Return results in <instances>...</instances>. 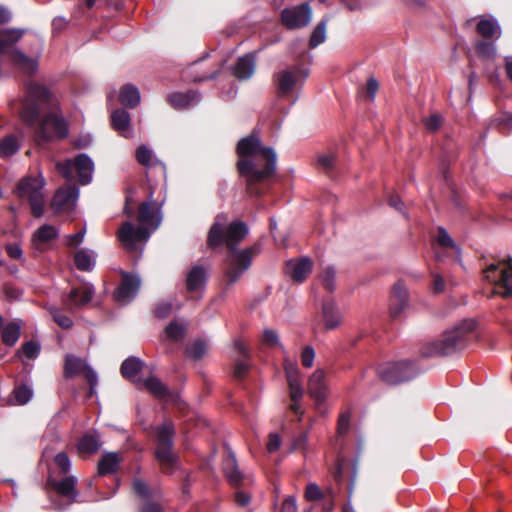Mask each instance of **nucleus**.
Here are the masks:
<instances>
[{"label": "nucleus", "mask_w": 512, "mask_h": 512, "mask_svg": "<svg viewBox=\"0 0 512 512\" xmlns=\"http://www.w3.org/2000/svg\"><path fill=\"white\" fill-rule=\"evenodd\" d=\"M284 370L291 400H300L303 397L304 390L301 384V373L297 364L286 359L284 361Z\"/></svg>", "instance_id": "a211bd4d"}, {"label": "nucleus", "mask_w": 512, "mask_h": 512, "mask_svg": "<svg viewBox=\"0 0 512 512\" xmlns=\"http://www.w3.org/2000/svg\"><path fill=\"white\" fill-rule=\"evenodd\" d=\"M390 316L393 319H396L400 316V314L403 312V310L407 306L406 300H390Z\"/></svg>", "instance_id": "0e129e2a"}, {"label": "nucleus", "mask_w": 512, "mask_h": 512, "mask_svg": "<svg viewBox=\"0 0 512 512\" xmlns=\"http://www.w3.org/2000/svg\"><path fill=\"white\" fill-rule=\"evenodd\" d=\"M10 61L23 73L29 75L33 74L37 69V62L18 49H14L10 52Z\"/></svg>", "instance_id": "cd10ccee"}, {"label": "nucleus", "mask_w": 512, "mask_h": 512, "mask_svg": "<svg viewBox=\"0 0 512 512\" xmlns=\"http://www.w3.org/2000/svg\"><path fill=\"white\" fill-rule=\"evenodd\" d=\"M262 343L268 347L280 346L277 332L272 329H265L262 336Z\"/></svg>", "instance_id": "6e6d98bb"}, {"label": "nucleus", "mask_w": 512, "mask_h": 512, "mask_svg": "<svg viewBox=\"0 0 512 512\" xmlns=\"http://www.w3.org/2000/svg\"><path fill=\"white\" fill-rule=\"evenodd\" d=\"M138 221L156 229L160 224V218L149 202H143L138 208Z\"/></svg>", "instance_id": "473e14b6"}, {"label": "nucleus", "mask_w": 512, "mask_h": 512, "mask_svg": "<svg viewBox=\"0 0 512 512\" xmlns=\"http://www.w3.org/2000/svg\"><path fill=\"white\" fill-rule=\"evenodd\" d=\"M391 299L408 301V292L403 282L398 281L394 284L391 292Z\"/></svg>", "instance_id": "13d9d810"}, {"label": "nucleus", "mask_w": 512, "mask_h": 512, "mask_svg": "<svg viewBox=\"0 0 512 512\" xmlns=\"http://www.w3.org/2000/svg\"><path fill=\"white\" fill-rule=\"evenodd\" d=\"M441 126V117L437 114L431 115L425 120V127L431 132L437 131Z\"/></svg>", "instance_id": "774afa93"}, {"label": "nucleus", "mask_w": 512, "mask_h": 512, "mask_svg": "<svg viewBox=\"0 0 512 512\" xmlns=\"http://www.w3.org/2000/svg\"><path fill=\"white\" fill-rule=\"evenodd\" d=\"M122 458L116 452H107L101 456L97 465L99 476L115 474L120 468Z\"/></svg>", "instance_id": "5701e85b"}, {"label": "nucleus", "mask_w": 512, "mask_h": 512, "mask_svg": "<svg viewBox=\"0 0 512 512\" xmlns=\"http://www.w3.org/2000/svg\"><path fill=\"white\" fill-rule=\"evenodd\" d=\"M22 35V30L0 29V55L5 54L6 50L17 43Z\"/></svg>", "instance_id": "f704fd0d"}, {"label": "nucleus", "mask_w": 512, "mask_h": 512, "mask_svg": "<svg viewBox=\"0 0 512 512\" xmlns=\"http://www.w3.org/2000/svg\"><path fill=\"white\" fill-rule=\"evenodd\" d=\"M351 420V411L345 410L338 417L337 431L339 434L344 435L349 431Z\"/></svg>", "instance_id": "603ef678"}, {"label": "nucleus", "mask_w": 512, "mask_h": 512, "mask_svg": "<svg viewBox=\"0 0 512 512\" xmlns=\"http://www.w3.org/2000/svg\"><path fill=\"white\" fill-rule=\"evenodd\" d=\"M484 277L494 284L493 294L503 299L512 298V257L507 256L498 263H491L483 271Z\"/></svg>", "instance_id": "0eeeda50"}, {"label": "nucleus", "mask_w": 512, "mask_h": 512, "mask_svg": "<svg viewBox=\"0 0 512 512\" xmlns=\"http://www.w3.org/2000/svg\"><path fill=\"white\" fill-rule=\"evenodd\" d=\"M75 267L80 271H92L95 266L94 253L88 249H79L74 253Z\"/></svg>", "instance_id": "2f4dec72"}, {"label": "nucleus", "mask_w": 512, "mask_h": 512, "mask_svg": "<svg viewBox=\"0 0 512 512\" xmlns=\"http://www.w3.org/2000/svg\"><path fill=\"white\" fill-rule=\"evenodd\" d=\"M223 471L231 485L239 486L241 484L243 476L238 468L237 460L233 453H229L225 458L223 462Z\"/></svg>", "instance_id": "c85d7f7f"}, {"label": "nucleus", "mask_w": 512, "mask_h": 512, "mask_svg": "<svg viewBox=\"0 0 512 512\" xmlns=\"http://www.w3.org/2000/svg\"><path fill=\"white\" fill-rule=\"evenodd\" d=\"M145 363L138 357L130 356L125 359L120 367V372L123 378L140 383L142 379H135L136 376L142 371Z\"/></svg>", "instance_id": "a878e982"}, {"label": "nucleus", "mask_w": 512, "mask_h": 512, "mask_svg": "<svg viewBox=\"0 0 512 512\" xmlns=\"http://www.w3.org/2000/svg\"><path fill=\"white\" fill-rule=\"evenodd\" d=\"M86 230L82 228L75 234H70L66 237V245L68 247L76 248L82 244L85 237Z\"/></svg>", "instance_id": "e2e57ef3"}, {"label": "nucleus", "mask_w": 512, "mask_h": 512, "mask_svg": "<svg viewBox=\"0 0 512 512\" xmlns=\"http://www.w3.org/2000/svg\"><path fill=\"white\" fill-rule=\"evenodd\" d=\"M101 441L99 435L94 433H85L79 438L77 443V450L81 455H92L99 451Z\"/></svg>", "instance_id": "bb28decb"}, {"label": "nucleus", "mask_w": 512, "mask_h": 512, "mask_svg": "<svg viewBox=\"0 0 512 512\" xmlns=\"http://www.w3.org/2000/svg\"><path fill=\"white\" fill-rule=\"evenodd\" d=\"M165 334L168 339L173 342H179L183 340L186 335V327L183 324L178 323L177 321H171L165 327Z\"/></svg>", "instance_id": "a19ab883"}, {"label": "nucleus", "mask_w": 512, "mask_h": 512, "mask_svg": "<svg viewBox=\"0 0 512 512\" xmlns=\"http://www.w3.org/2000/svg\"><path fill=\"white\" fill-rule=\"evenodd\" d=\"M323 493L320 490L319 486L315 483H310L307 485L305 490V498L308 501H317L323 498Z\"/></svg>", "instance_id": "bf43d9fd"}, {"label": "nucleus", "mask_w": 512, "mask_h": 512, "mask_svg": "<svg viewBox=\"0 0 512 512\" xmlns=\"http://www.w3.org/2000/svg\"><path fill=\"white\" fill-rule=\"evenodd\" d=\"M133 492L136 496H138L142 501L148 500L152 498V491L147 486V484L139 478L133 479L132 482Z\"/></svg>", "instance_id": "a18cd8bd"}, {"label": "nucleus", "mask_w": 512, "mask_h": 512, "mask_svg": "<svg viewBox=\"0 0 512 512\" xmlns=\"http://www.w3.org/2000/svg\"><path fill=\"white\" fill-rule=\"evenodd\" d=\"M207 346L205 341L203 340H197L191 345H188L186 347V354L188 357L192 358L193 360H199L206 354Z\"/></svg>", "instance_id": "c03bdc74"}, {"label": "nucleus", "mask_w": 512, "mask_h": 512, "mask_svg": "<svg viewBox=\"0 0 512 512\" xmlns=\"http://www.w3.org/2000/svg\"><path fill=\"white\" fill-rule=\"evenodd\" d=\"M420 371L415 360L388 361L378 365L376 370L379 379L390 386L411 381Z\"/></svg>", "instance_id": "423d86ee"}, {"label": "nucleus", "mask_w": 512, "mask_h": 512, "mask_svg": "<svg viewBox=\"0 0 512 512\" xmlns=\"http://www.w3.org/2000/svg\"><path fill=\"white\" fill-rule=\"evenodd\" d=\"M308 393L317 403L326 400L328 388L325 382V372L317 369L308 380Z\"/></svg>", "instance_id": "6ab92c4d"}, {"label": "nucleus", "mask_w": 512, "mask_h": 512, "mask_svg": "<svg viewBox=\"0 0 512 512\" xmlns=\"http://www.w3.org/2000/svg\"><path fill=\"white\" fill-rule=\"evenodd\" d=\"M33 391L26 384H20L14 387L11 394V401L15 405H25L32 398Z\"/></svg>", "instance_id": "4c0bfd02"}, {"label": "nucleus", "mask_w": 512, "mask_h": 512, "mask_svg": "<svg viewBox=\"0 0 512 512\" xmlns=\"http://www.w3.org/2000/svg\"><path fill=\"white\" fill-rule=\"evenodd\" d=\"M44 185L43 178L27 176L21 179L15 188L18 198L28 200L31 213L35 218H40L44 214L45 201L42 192Z\"/></svg>", "instance_id": "6e6552de"}, {"label": "nucleus", "mask_w": 512, "mask_h": 512, "mask_svg": "<svg viewBox=\"0 0 512 512\" xmlns=\"http://www.w3.org/2000/svg\"><path fill=\"white\" fill-rule=\"evenodd\" d=\"M136 160L143 166H149L152 159V153L146 146L141 145L136 149Z\"/></svg>", "instance_id": "5fc2aeb1"}, {"label": "nucleus", "mask_w": 512, "mask_h": 512, "mask_svg": "<svg viewBox=\"0 0 512 512\" xmlns=\"http://www.w3.org/2000/svg\"><path fill=\"white\" fill-rule=\"evenodd\" d=\"M200 100V94L197 91L189 90L187 92H174L167 96V102L175 109H185L197 103Z\"/></svg>", "instance_id": "b1692460"}, {"label": "nucleus", "mask_w": 512, "mask_h": 512, "mask_svg": "<svg viewBox=\"0 0 512 512\" xmlns=\"http://www.w3.org/2000/svg\"><path fill=\"white\" fill-rule=\"evenodd\" d=\"M47 486L56 492L60 497L67 499V502H62L59 499L51 497L53 508L57 511H64L69 505L76 502L78 492L76 490V478L74 476H65L61 480H56L52 477L47 479Z\"/></svg>", "instance_id": "f8f14e48"}, {"label": "nucleus", "mask_w": 512, "mask_h": 512, "mask_svg": "<svg viewBox=\"0 0 512 512\" xmlns=\"http://www.w3.org/2000/svg\"><path fill=\"white\" fill-rule=\"evenodd\" d=\"M335 277L336 270L333 266H327L321 275L322 285L330 293L336 288Z\"/></svg>", "instance_id": "de8ad7c7"}, {"label": "nucleus", "mask_w": 512, "mask_h": 512, "mask_svg": "<svg viewBox=\"0 0 512 512\" xmlns=\"http://www.w3.org/2000/svg\"><path fill=\"white\" fill-rule=\"evenodd\" d=\"M49 314L53 318V320L63 329H70L73 326V320L62 313L60 308L55 306L48 307Z\"/></svg>", "instance_id": "79ce46f5"}, {"label": "nucleus", "mask_w": 512, "mask_h": 512, "mask_svg": "<svg viewBox=\"0 0 512 512\" xmlns=\"http://www.w3.org/2000/svg\"><path fill=\"white\" fill-rule=\"evenodd\" d=\"M322 315L324 319L325 328L332 330L337 328L341 323V314L335 307L333 301H325L322 305Z\"/></svg>", "instance_id": "c756f323"}, {"label": "nucleus", "mask_w": 512, "mask_h": 512, "mask_svg": "<svg viewBox=\"0 0 512 512\" xmlns=\"http://www.w3.org/2000/svg\"><path fill=\"white\" fill-rule=\"evenodd\" d=\"M228 220L226 213L217 214L206 240L207 247L211 250H217L224 245L228 250L222 271L223 293H227L241 279L244 273L250 269L253 259L261 251L259 243L239 250L238 246L248 235L249 228L241 220L231 223Z\"/></svg>", "instance_id": "f257e3e1"}, {"label": "nucleus", "mask_w": 512, "mask_h": 512, "mask_svg": "<svg viewBox=\"0 0 512 512\" xmlns=\"http://www.w3.org/2000/svg\"><path fill=\"white\" fill-rule=\"evenodd\" d=\"M58 237V231L52 225H42L33 234L32 242L37 245L38 243H48Z\"/></svg>", "instance_id": "c9c22d12"}, {"label": "nucleus", "mask_w": 512, "mask_h": 512, "mask_svg": "<svg viewBox=\"0 0 512 512\" xmlns=\"http://www.w3.org/2000/svg\"><path fill=\"white\" fill-rule=\"evenodd\" d=\"M437 241H438V244L442 247H446V248H454L455 247L454 240L451 238V236L448 234V232L443 227L438 228Z\"/></svg>", "instance_id": "680f3d73"}, {"label": "nucleus", "mask_w": 512, "mask_h": 512, "mask_svg": "<svg viewBox=\"0 0 512 512\" xmlns=\"http://www.w3.org/2000/svg\"><path fill=\"white\" fill-rule=\"evenodd\" d=\"M130 114L124 109H116L111 114V125L122 136H125V132L130 127Z\"/></svg>", "instance_id": "72a5a7b5"}, {"label": "nucleus", "mask_w": 512, "mask_h": 512, "mask_svg": "<svg viewBox=\"0 0 512 512\" xmlns=\"http://www.w3.org/2000/svg\"><path fill=\"white\" fill-rule=\"evenodd\" d=\"M52 94L43 85L31 82L27 85V95L22 104L21 118L31 127H35V141L38 144L64 139L68 135V126L64 118L53 113L46 114L41 120V113L51 105Z\"/></svg>", "instance_id": "7ed1b4c3"}, {"label": "nucleus", "mask_w": 512, "mask_h": 512, "mask_svg": "<svg viewBox=\"0 0 512 512\" xmlns=\"http://www.w3.org/2000/svg\"><path fill=\"white\" fill-rule=\"evenodd\" d=\"M475 327L474 320H463L443 332L440 338L424 343L420 348V355L424 358L448 357L461 352L467 347Z\"/></svg>", "instance_id": "20e7f679"}, {"label": "nucleus", "mask_w": 512, "mask_h": 512, "mask_svg": "<svg viewBox=\"0 0 512 512\" xmlns=\"http://www.w3.org/2000/svg\"><path fill=\"white\" fill-rule=\"evenodd\" d=\"M140 383H142L145 389L158 399L170 398L171 401L176 402L178 398L177 394L171 393L167 386L156 377H148L144 380H141Z\"/></svg>", "instance_id": "393cba45"}, {"label": "nucleus", "mask_w": 512, "mask_h": 512, "mask_svg": "<svg viewBox=\"0 0 512 512\" xmlns=\"http://www.w3.org/2000/svg\"><path fill=\"white\" fill-rule=\"evenodd\" d=\"M56 466L60 469L61 475H66L70 470V459L66 452H59L54 458Z\"/></svg>", "instance_id": "864d4df0"}, {"label": "nucleus", "mask_w": 512, "mask_h": 512, "mask_svg": "<svg viewBox=\"0 0 512 512\" xmlns=\"http://www.w3.org/2000/svg\"><path fill=\"white\" fill-rule=\"evenodd\" d=\"M172 309V301H160L157 304H155L153 314L158 319H165L171 314Z\"/></svg>", "instance_id": "8fccbe9b"}, {"label": "nucleus", "mask_w": 512, "mask_h": 512, "mask_svg": "<svg viewBox=\"0 0 512 512\" xmlns=\"http://www.w3.org/2000/svg\"><path fill=\"white\" fill-rule=\"evenodd\" d=\"M499 30L496 21L491 19L481 18L476 25L477 33L485 39L494 38Z\"/></svg>", "instance_id": "e433bc0d"}, {"label": "nucleus", "mask_w": 512, "mask_h": 512, "mask_svg": "<svg viewBox=\"0 0 512 512\" xmlns=\"http://www.w3.org/2000/svg\"><path fill=\"white\" fill-rule=\"evenodd\" d=\"M239 160L236 163L240 177L245 179L250 196H261L266 192L264 183L276 172L277 156L271 147L262 145L256 130L241 138L236 146Z\"/></svg>", "instance_id": "f03ea898"}, {"label": "nucleus", "mask_w": 512, "mask_h": 512, "mask_svg": "<svg viewBox=\"0 0 512 512\" xmlns=\"http://www.w3.org/2000/svg\"><path fill=\"white\" fill-rule=\"evenodd\" d=\"M312 19V10L309 3L285 8L281 12V22L288 29H299L307 26Z\"/></svg>", "instance_id": "ddd939ff"}, {"label": "nucleus", "mask_w": 512, "mask_h": 512, "mask_svg": "<svg viewBox=\"0 0 512 512\" xmlns=\"http://www.w3.org/2000/svg\"><path fill=\"white\" fill-rule=\"evenodd\" d=\"M157 447L155 458L159 461L164 473H172L177 465L178 457L173 453L175 427L171 420L155 428Z\"/></svg>", "instance_id": "39448f33"}, {"label": "nucleus", "mask_w": 512, "mask_h": 512, "mask_svg": "<svg viewBox=\"0 0 512 512\" xmlns=\"http://www.w3.org/2000/svg\"><path fill=\"white\" fill-rule=\"evenodd\" d=\"M22 353L28 359H35L40 353V345L31 340L22 344L20 351L17 354Z\"/></svg>", "instance_id": "09e8293b"}, {"label": "nucleus", "mask_w": 512, "mask_h": 512, "mask_svg": "<svg viewBox=\"0 0 512 512\" xmlns=\"http://www.w3.org/2000/svg\"><path fill=\"white\" fill-rule=\"evenodd\" d=\"M313 262L309 257L290 259L285 264V273L295 283H303L312 273Z\"/></svg>", "instance_id": "2eb2a0df"}, {"label": "nucleus", "mask_w": 512, "mask_h": 512, "mask_svg": "<svg viewBox=\"0 0 512 512\" xmlns=\"http://www.w3.org/2000/svg\"><path fill=\"white\" fill-rule=\"evenodd\" d=\"M77 195L75 187L59 188L51 200V207L56 212L68 210L74 205Z\"/></svg>", "instance_id": "412c9836"}, {"label": "nucleus", "mask_w": 512, "mask_h": 512, "mask_svg": "<svg viewBox=\"0 0 512 512\" xmlns=\"http://www.w3.org/2000/svg\"><path fill=\"white\" fill-rule=\"evenodd\" d=\"M307 76L308 72L298 65L275 72L272 81L275 85L277 97L280 99L291 97L298 82Z\"/></svg>", "instance_id": "9d476101"}, {"label": "nucleus", "mask_w": 512, "mask_h": 512, "mask_svg": "<svg viewBox=\"0 0 512 512\" xmlns=\"http://www.w3.org/2000/svg\"><path fill=\"white\" fill-rule=\"evenodd\" d=\"M475 50L481 57L491 59L496 55V47L492 42L479 40L475 43Z\"/></svg>", "instance_id": "49530a36"}, {"label": "nucleus", "mask_w": 512, "mask_h": 512, "mask_svg": "<svg viewBox=\"0 0 512 512\" xmlns=\"http://www.w3.org/2000/svg\"><path fill=\"white\" fill-rule=\"evenodd\" d=\"M378 89H379L378 81L373 77L369 78L365 85L364 90H365V93L367 94V96L371 100H373L375 98V95H376Z\"/></svg>", "instance_id": "338daca9"}, {"label": "nucleus", "mask_w": 512, "mask_h": 512, "mask_svg": "<svg viewBox=\"0 0 512 512\" xmlns=\"http://www.w3.org/2000/svg\"><path fill=\"white\" fill-rule=\"evenodd\" d=\"M95 290L92 285L85 284L80 287H73L63 299V304L72 311L74 308H82L91 302Z\"/></svg>", "instance_id": "f3484780"}, {"label": "nucleus", "mask_w": 512, "mask_h": 512, "mask_svg": "<svg viewBox=\"0 0 512 512\" xmlns=\"http://www.w3.org/2000/svg\"><path fill=\"white\" fill-rule=\"evenodd\" d=\"M118 239L127 247L133 248L137 242L146 241L150 232L147 227L135 228L132 223L124 222L118 230Z\"/></svg>", "instance_id": "dca6fc26"}, {"label": "nucleus", "mask_w": 512, "mask_h": 512, "mask_svg": "<svg viewBox=\"0 0 512 512\" xmlns=\"http://www.w3.org/2000/svg\"><path fill=\"white\" fill-rule=\"evenodd\" d=\"M327 21V18H323L313 29L309 39L310 48H316L325 41Z\"/></svg>", "instance_id": "ea45409f"}, {"label": "nucleus", "mask_w": 512, "mask_h": 512, "mask_svg": "<svg viewBox=\"0 0 512 512\" xmlns=\"http://www.w3.org/2000/svg\"><path fill=\"white\" fill-rule=\"evenodd\" d=\"M317 167L325 173H330L335 164V157L333 155L322 154L317 157Z\"/></svg>", "instance_id": "3c124183"}, {"label": "nucleus", "mask_w": 512, "mask_h": 512, "mask_svg": "<svg viewBox=\"0 0 512 512\" xmlns=\"http://www.w3.org/2000/svg\"><path fill=\"white\" fill-rule=\"evenodd\" d=\"M248 370L249 366L244 360H236L233 369V376L236 380L241 381L247 375Z\"/></svg>", "instance_id": "052dcab7"}, {"label": "nucleus", "mask_w": 512, "mask_h": 512, "mask_svg": "<svg viewBox=\"0 0 512 512\" xmlns=\"http://www.w3.org/2000/svg\"><path fill=\"white\" fill-rule=\"evenodd\" d=\"M17 138L14 135H8L0 141V154L2 156H11L18 151Z\"/></svg>", "instance_id": "37998d69"}, {"label": "nucleus", "mask_w": 512, "mask_h": 512, "mask_svg": "<svg viewBox=\"0 0 512 512\" xmlns=\"http://www.w3.org/2000/svg\"><path fill=\"white\" fill-rule=\"evenodd\" d=\"M119 101L127 108H136L140 102V92L138 88L132 84L122 86L119 93Z\"/></svg>", "instance_id": "7c9ffc66"}, {"label": "nucleus", "mask_w": 512, "mask_h": 512, "mask_svg": "<svg viewBox=\"0 0 512 512\" xmlns=\"http://www.w3.org/2000/svg\"><path fill=\"white\" fill-rule=\"evenodd\" d=\"M121 281L114 291L113 297L117 302L127 303L134 299L140 289L141 279L138 275L122 271Z\"/></svg>", "instance_id": "4468645a"}, {"label": "nucleus", "mask_w": 512, "mask_h": 512, "mask_svg": "<svg viewBox=\"0 0 512 512\" xmlns=\"http://www.w3.org/2000/svg\"><path fill=\"white\" fill-rule=\"evenodd\" d=\"M80 373L83 374L85 380L89 384L87 397L91 398L96 393L95 388L98 383L96 372L86 363L84 359L73 354H67L64 359V378L71 379Z\"/></svg>", "instance_id": "9b49d317"}, {"label": "nucleus", "mask_w": 512, "mask_h": 512, "mask_svg": "<svg viewBox=\"0 0 512 512\" xmlns=\"http://www.w3.org/2000/svg\"><path fill=\"white\" fill-rule=\"evenodd\" d=\"M20 326L15 322H9L2 330V342L7 346H14L20 337Z\"/></svg>", "instance_id": "58836bf2"}, {"label": "nucleus", "mask_w": 512, "mask_h": 512, "mask_svg": "<svg viewBox=\"0 0 512 512\" xmlns=\"http://www.w3.org/2000/svg\"><path fill=\"white\" fill-rule=\"evenodd\" d=\"M140 512H162V508L159 503L152 501L151 499L142 501L139 508Z\"/></svg>", "instance_id": "69168bd1"}, {"label": "nucleus", "mask_w": 512, "mask_h": 512, "mask_svg": "<svg viewBox=\"0 0 512 512\" xmlns=\"http://www.w3.org/2000/svg\"><path fill=\"white\" fill-rule=\"evenodd\" d=\"M256 69L255 53H247L239 57L233 67V76L240 81L250 79Z\"/></svg>", "instance_id": "aec40b11"}, {"label": "nucleus", "mask_w": 512, "mask_h": 512, "mask_svg": "<svg viewBox=\"0 0 512 512\" xmlns=\"http://www.w3.org/2000/svg\"><path fill=\"white\" fill-rule=\"evenodd\" d=\"M207 279L206 269L201 265H194L186 275V290L190 293L201 290L205 287Z\"/></svg>", "instance_id": "4be33fe9"}, {"label": "nucleus", "mask_w": 512, "mask_h": 512, "mask_svg": "<svg viewBox=\"0 0 512 512\" xmlns=\"http://www.w3.org/2000/svg\"><path fill=\"white\" fill-rule=\"evenodd\" d=\"M315 351L310 345L303 348L301 353V363L305 368H311L314 363Z\"/></svg>", "instance_id": "4d7b16f0"}, {"label": "nucleus", "mask_w": 512, "mask_h": 512, "mask_svg": "<svg viewBox=\"0 0 512 512\" xmlns=\"http://www.w3.org/2000/svg\"><path fill=\"white\" fill-rule=\"evenodd\" d=\"M56 169L68 181L74 179V171H76L79 183L87 185L91 182L94 164L87 154L80 153L73 160L66 159L58 162Z\"/></svg>", "instance_id": "1a4fd4ad"}]
</instances>
